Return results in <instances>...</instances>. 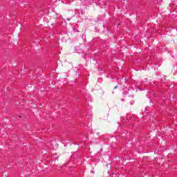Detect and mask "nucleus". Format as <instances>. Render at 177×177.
Here are the masks:
<instances>
[{
	"label": "nucleus",
	"instance_id": "f257e3e1",
	"mask_svg": "<svg viewBox=\"0 0 177 177\" xmlns=\"http://www.w3.org/2000/svg\"><path fill=\"white\" fill-rule=\"evenodd\" d=\"M75 50L77 53H81V48L80 46H76L75 48Z\"/></svg>",
	"mask_w": 177,
	"mask_h": 177
},
{
	"label": "nucleus",
	"instance_id": "f03ea898",
	"mask_svg": "<svg viewBox=\"0 0 177 177\" xmlns=\"http://www.w3.org/2000/svg\"><path fill=\"white\" fill-rule=\"evenodd\" d=\"M117 88H118V86H115L114 89H117Z\"/></svg>",
	"mask_w": 177,
	"mask_h": 177
}]
</instances>
